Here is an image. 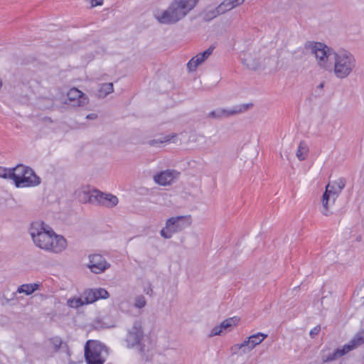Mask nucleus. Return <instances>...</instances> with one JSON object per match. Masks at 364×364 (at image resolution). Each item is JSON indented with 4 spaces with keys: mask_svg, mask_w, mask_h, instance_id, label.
<instances>
[{
    "mask_svg": "<svg viewBox=\"0 0 364 364\" xmlns=\"http://www.w3.org/2000/svg\"><path fill=\"white\" fill-rule=\"evenodd\" d=\"M28 233L33 244L45 251L58 254L67 247L64 237L57 235L53 230L43 221H35L30 224Z\"/></svg>",
    "mask_w": 364,
    "mask_h": 364,
    "instance_id": "f257e3e1",
    "label": "nucleus"
},
{
    "mask_svg": "<svg viewBox=\"0 0 364 364\" xmlns=\"http://www.w3.org/2000/svg\"><path fill=\"white\" fill-rule=\"evenodd\" d=\"M198 2V0H173L166 10L157 11L154 16L161 24H175L185 18Z\"/></svg>",
    "mask_w": 364,
    "mask_h": 364,
    "instance_id": "f03ea898",
    "label": "nucleus"
},
{
    "mask_svg": "<svg viewBox=\"0 0 364 364\" xmlns=\"http://www.w3.org/2000/svg\"><path fill=\"white\" fill-rule=\"evenodd\" d=\"M356 59L350 51L338 50L334 55L332 68L329 71H333L336 78L343 80L350 75L356 68Z\"/></svg>",
    "mask_w": 364,
    "mask_h": 364,
    "instance_id": "7ed1b4c3",
    "label": "nucleus"
},
{
    "mask_svg": "<svg viewBox=\"0 0 364 364\" xmlns=\"http://www.w3.org/2000/svg\"><path fill=\"white\" fill-rule=\"evenodd\" d=\"M304 47L316 58L317 65L326 70L332 68V60L336 50L326 44L320 42L307 41Z\"/></svg>",
    "mask_w": 364,
    "mask_h": 364,
    "instance_id": "20e7f679",
    "label": "nucleus"
},
{
    "mask_svg": "<svg viewBox=\"0 0 364 364\" xmlns=\"http://www.w3.org/2000/svg\"><path fill=\"white\" fill-rule=\"evenodd\" d=\"M364 343V330L358 332L354 337L343 347L336 348L331 352L328 348H323L321 353V358L323 362H331L336 360L350 351L357 348Z\"/></svg>",
    "mask_w": 364,
    "mask_h": 364,
    "instance_id": "39448f33",
    "label": "nucleus"
},
{
    "mask_svg": "<svg viewBox=\"0 0 364 364\" xmlns=\"http://www.w3.org/2000/svg\"><path fill=\"white\" fill-rule=\"evenodd\" d=\"M124 342L128 348H136L144 353L149 350V347L145 344L144 329L141 321H135L132 326L127 330Z\"/></svg>",
    "mask_w": 364,
    "mask_h": 364,
    "instance_id": "423d86ee",
    "label": "nucleus"
},
{
    "mask_svg": "<svg viewBox=\"0 0 364 364\" xmlns=\"http://www.w3.org/2000/svg\"><path fill=\"white\" fill-rule=\"evenodd\" d=\"M13 181L17 188L33 187L41 182L32 168L22 164L14 168Z\"/></svg>",
    "mask_w": 364,
    "mask_h": 364,
    "instance_id": "0eeeda50",
    "label": "nucleus"
},
{
    "mask_svg": "<svg viewBox=\"0 0 364 364\" xmlns=\"http://www.w3.org/2000/svg\"><path fill=\"white\" fill-rule=\"evenodd\" d=\"M346 179L340 178L336 181L329 183L326 187V191L322 197V210L321 213L325 215H328V205L333 204L337 197L341 193L346 186Z\"/></svg>",
    "mask_w": 364,
    "mask_h": 364,
    "instance_id": "6e6552de",
    "label": "nucleus"
},
{
    "mask_svg": "<svg viewBox=\"0 0 364 364\" xmlns=\"http://www.w3.org/2000/svg\"><path fill=\"white\" fill-rule=\"evenodd\" d=\"M104 346L99 342L87 341L85 346V358L87 364H104L106 358Z\"/></svg>",
    "mask_w": 364,
    "mask_h": 364,
    "instance_id": "1a4fd4ad",
    "label": "nucleus"
},
{
    "mask_svg": "<svg viewBox=\"0 0 364 364\" xmlns=\"http://www.w3.org/2000/svg\"><path fill=\"white\" fill-rule=\"evenodd\" d=\"M189 218L182 215L168 218L160 232L161 235L166 239L171 238L173 234L182 231L189 225Z\"/></svg>",
    "mask_w": 364,
    "mask_h": 364,
    "instance_id": "9d476101",
    "label": "nucleus"
},
{
    "mask_svg": "<svg viewBox=\"0 0 364 364\" xmlns=\"http://www.w3.org/2000/svg\"><path fill=\"white\" fill-rule=\"evenodd\" d=\"M85 199V202H89L92 204L100 205L107 208H113L116 206L119 200L116 196L111 193H105L97 190H94L90 195Z\"/></svg>",
    "mask_w": 364,
    "mask_h": 364,
    "instance_id": "9b49d317",
    "label": "nucleus"
},
{
    "mask_svg": "<svg viewBox=\"0 0 364 364\" xmlns=\"http://www.w3.org/2000/svg\"><path fill=\"white\" fill-rule=\"evenodd\" d=\"M110 264L101 255H92L89 257V264L87 267L90 271L95 274L104 272L109 267Z\"/></svg>",
    "mask_w": 364,
    "mask_h": 364,
    "instance_id": "f8f14e48",
    "label": "nucleus"
},
{
    "mask_svg": "<svg viewBox=\"0 0 364 364\" xmlns=\"http://www.w3.org/2000/svg\"><path fill=\"white\" fill-rule=\"evenodd\" d=\"M180 173L176 170L167 169L154 176V181L160 186L171 184L178 178Z\"/></svg>",
    "mask_w": 364,
    "mask_h": 364,
    "instance_id": "ddd939ff",
    "label": "nucleus"
},
{
    "mask_svg": "<svg viewBox=\"0 0 364 364\" xmlns=\"http://www.w3.org/2000/svg\"><path fill=\"white\" fill-rule=\"evenodd\" d=\"M82 296L85 304H90L100 299H107L109 296V294L103 288L90 289L85 290L82 293Z\"/></svg>",
    "mask_w": 364,
    "mask_h": 364,
    "instance_id": "4468645a",
    "label": "nucleus"
},
{
    "mask_svg": "<svg viewBox=\"0 0 364 364\" xmlns=\"http://www.w3.org/2000/svg\"><path fill=\"white\" fill-rule=\"evenodd\" d=\"M267 337V334L257 333L250 336L247 341H243L240 344H237L236 346H237L239 349H242L243 353H247L252 350L257 345L261 343Z\"/></svg>",
    "mask_w": 364,
    "mask_h": 364,
    "instance_id": "2eb2a0df",
    "label": "nucleus"
},
{
    "mask_svg": "<svg viewBox=\"0 0 364 364\" xmlns=\"http://www.w3.org/2000/svg\"><path fill=\"white\" fill-rule=\"evenodd\" d=\"M245 1V0H224L210 13L213 17H216L242 5Z\"/></svg>",
    "mask_w": 364,
    "mask_h": 364,
    "instance_id": "dca6fc26",
    "label": "nucleus"
},
{
    "mask_svg": "<svg viewBox=\"0 0 364 364\" xmlns=\"http://www.w3.org/2000/svg\"><path fill=\"white\" fill-rule=\"evenodd\" d=\"M68 100L74 106H84L88 103L87 96L78 89L71 88L67 94Z\"/></svg>",
    "mask_w": 364,
    "mask_h": 364,
    "instance_id": "f3484780",
    "label": "nucleus"
},
{
    "mask_svg": "<svg viewBox=\"0 0 364 364\" xmlns=\"http://www.w3.org/2000/svg\"><path fill=\"white\" fill-rule=\"evenodd\" d=\"M251 106L252 105L250 104H242L233 106L230 108H223L225 118L242 113L247 111Z\"/></svg>",
    "mask_w": 364,
    "mask_h": 364,
    "instance_id": "a211bd4d",
    "label": "nucleus"
},
{
    "mask_svg": "<svg viewBox=\"0 0 364 364\" xmlns=\"http://www.w3.org/2000/svg\"><path fill=\"white\" fill-rule=\"evenodd\" d=\"M176 137V134H168V135H161L156 139L149 140L148 141V144L150 146H152L161 147L166 143H168L170 141L175 142L173 139H175Z\"/></svg>",
    "mask_w": 364,
    "mask_h": 364,
    "instance_id": "6ab92c4d",
    "label": "nucleus"
},
{
    "mask_svg": "<svg viewBox=\"0 0 364 364\" xmlns=\"http://www.w3.org/2000/svg\"><path fill=\"white\" fill-rule=\"evenodd\" d=\"M40 284L38 283L23 284L18 287L16 292L19 294L23 293L28 296L38 290Z\"/></svg>",
    "mask_w": 364,
    "mask_h": 364,
    "instance_id": "aec40b11",
    "label": "nucleus"
},
{
    "mask_svg": "<svg viewBox=\"0 0 364 364\" xmlns=\"http://www.w3.org/2000/svg\"><path fill=\"white\" fill-rule=\"evenodd\" d=\"M242 61L245 65L251 70H257L259 65V61L252 58L250 54H245Z\"/></svg>",
    "mask_w": 364,
    "mask_h": 364,
    "instance_id": "412c9836",
    "label": "nucleus"
},
{
    "mask_svg": "<svg viewBox=\"0 0 364 364\" xmlns=\"http://www.w3.org/2000/svg\"><path fill=\"white\" fill-rule=\"evenodd\" d=\"M309 153V146L304 141H301L299 144L296 155L299 161L306 159Z\"/></svg>",
    "mask_w": 364,
    "mask_h": 364,
    "instance_id": "4be33fe9",
    "label": "nucleus"
},
{
    "mask_svg": "<svg viewBox=\"0 0 364 364\" xmlns=\"http://www.w3.org/2000/svg\"><path fill=\"white\" fill-rule=\"evenodd\" d=\"M240 321L237 316L231 317L224 320L222 323V327L225 331H230L232 327L235 326Z\"/></svg>",
    "mask_w": 364,
    "mask_h": 364,
    "instance_id": "5701e85b",
    "label": "nucleus"
},
{
    "mask_svg": "<svg viewBox=\"0 0 364 364\" xmlns=\"http://www.w3.org/2000/svg\"><path fill=\"white\" fill-rule=\"evenodd\" d=\"M113 92V84L112 82L102 84L98 90V95L105 97Z\"/></svg>",
    "mask_w": 364,
    "mask_h": 364,
    "instance_id": "b1692460",
    "label": "nucleus"
},
{
    "mask_svg": "<svg viewBox=\"0 0 364 364\" xmlns=\"http://www.w3.org/2000/svg\"><path fill=\"white\" fill-rule=\"evenodd\" d=\"M203 63V59H201L198 55L193 57L187 64V68L190 72L196 70L198 65Z\"/></svg>",
    "mask_w": 364,
    "mask_h": 364,
    "instance_id": "393cba45",
    "label": "nucleus"
},
{
    "mask_svg": "<svg viewBox=\"0 0 364 364\" xmlns=\"http://www.w3.org/2000/svg\"><path fill=\"white\" fill-rule=\"evenodd\" d=\"M67 305L73 309H77L83 305H85L82 296L70 298L67 301Z\"/></svg>",
    "mask_w": 364,
    "mask_h": 364,
    "instance_id": "a878e982",
    "label": "nucleus"
},
{
    "mask_svg": "<svg viewBox=\"0 0 364 364\" xmlns=\"http://www.w3.org/2000/svg\"><path fill=\"white\" fill-rule=\"evenodd\" d=\"M13 173H14V168H6L0 166V178H9L13 180Z\"/></svg>",
    "mask_w": 364,
    "mask_h": 364,
    "instance_id": "bb28decb",
    "label": "nucleus"
},
{
    "mask_svg": "<svg viewBox=\"0 0 364 364\" xmlns=\"http://www.w3.org/2000/svg\"><path fill=\"white\" fill-rule=\"evenodd\" d=\"M146 304V299L144 296L140 295L137 296L134 299V306L137 309H141L144 307Z\"/></svg>",
    "mask_w": 364,
    "mask_h": 364,
    "instance_id": "cd10ccee",
    "label": "nucleus"
},
{
    "mask_svg": "<svg viewBox=\"0 0 364 364\" xmlns=\"http://www.w3.org/2000/svg\"><path fill=\"white\" fill-rule=\"evenodd\" d=\"M50 341L51 344L53 345V348L55 351L58 350L60 348L61 344H62V341L60 338H58V337L52 338L50 339Z\"/></svg>",
    "mask_w": 364,
    "mask_h": 364,
    "instance_id": "c85d7f7f",
    "label": "nucleus"
},
{
    "mask_svg": "<svg viewBox=\"0 0 364 364\" xmlns=\"http://www.w3.org/2000/svg\"><path fill=\"white\" fill-rule=\"evenodd\" d=\"M213 51V48L210 47L203 53H200L198 55V56L203 59V62L212 54Z\"/></svg>",
    "mask_w": 364,
    "mask_h": 364,
    "instance_id": "c756f323",
    "label": "nucleus"
},
{
    "mask_svg": "<svg viewBox=\"0 0 364 364\" xmlns=\"http://www.w3.org/2000/svg\"><path fill=\"white\" fill-rule=\"evenodd\" d=\"M224 331L221 323L218 326H215L210 331V336H214L220 335Z\"/></svg>",
    "mask_w": 364,
    "mask_h": 364,
    "instance_id": "7c9ffc66",
    "label": "nucleus"
},
{
    "mask_svg": "<svg viewBox=\"0 0 364 364\" xmlns=\"http://www.w3.org/2000/svg\"><path fill=\"white\" fill-rule=\"evenodd\" d=\"M320 331H321V326H316L313 329H311L310 331L309 335L313 338L319 333Z\"/></svg>",
    "mask_w": 364,
    "mask_h": 364,
    "instance_id": "2f4dec72",
    "label": "nucleus"
},
{
    "mask_svg": "<svg viewBox=\"0 0 364 364\" xmlns=\"http://www.w3.org/2000/svg\"><path fill=\"white\" fill-rule=\"evenodd\" d=\"M208 116L210 117H212V118H215V119H221L220 115L219 114L218 109H216V110L210 112L209 113Z\"/></svg>",
    "mask_w": 364,
    "mask_h": 364,
    "instance_id": "473e14b6",
    "label": "nucleus"
},
{
    "mask_svg": "<svg viewBox=\"0 0 364 364\" xmlns=\"http://www.w3.org/2000/svg\"><path fill=\"white\" fill-rule=\"evenodd\" d=\"M91 6L95 7L97 6H102L103 4V0H90Z\"/></svg>",
    "mask_w": 364,
    "mask_h": 364,
    "instance_id": "72a5a7b5",
    "label": "nucleus"
},
{
    "mask_svg": "<svg viewBox=\"0 0 364 364\" xmlns=\"http://www.w3.org/2000/svg\"><path fill=\"white\" fill-rule=\"evenodd\" d=\"M97 117V114L91 113L87 115L86 118L88 119H95Z\"/></svg>",
    "mask_w": 364,
    "mask_h": 364,
    "instance_id": "f704fd0d",
    "label": "nucleus"
},
{
    "mask_svg": "<svg viewBox=\"0 0 364 364\" xmlns=\"http://www.w3.org/2000/svg\"><path fill=\"white\" fill-rule=\"evenodd\" d=\"M218 109V112H219V114L220 115V118L223 119V118H225V116H224V111H223V108H220V109Z\"/></svg>",
    "mask_w": 364,
    "mask_h": 364,
    "instance_id": "c9c22d12",
    "label": "nucleus"
},
{
    "mask_svg": "<svg viewBox=\"0 0 364 364\" xmlns=\"http://www.w3.org/2000/svg\"><path fill=\"white\" fill-rule=\"evenodd\" d=\"M319 87H323V84L322 83L319 85Z\"/></svg>",
    "mask_w": 364,
    "mask_h": 364,
    "instance_id": "e433bc0d",
    "label": "nucleus"
}]
</instances>
